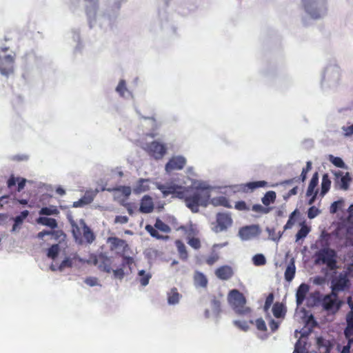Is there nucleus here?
Returning <instances> with one entry per match:
<instances>
[{
	"label": "nucleus",
	"instance_id": "56",
	"mask_svg": "<svg viewBox=\"0 0 353 353\" xmlns=\"http://www.w3.org/2000/svg\"><path fill=\"white\" fill-rule=\"evenodd\" d=\"M319 212L320 211L313 206L309 209L307 216L310 219H314L319 214Z\"/></svg>",
	"mask_w": 353,
	"mask_h": 353
},
{
	"label": "nucleus",
	"instance_id": "22",
	"mask_svg": "<svg viewBox=\"0 0 353 353\" xmlns=\"http://www.w3.org/2000/svg\"><path fill=\"white\" fill-rule=\"evenodd\" d=\"M216 275L222 280H228L233 275V271L229 266H222L216 270Z\"/></svg>",
	"mask_w": 353,
	"mask_h": 353
},
{
	"label": "nucleus",
	"instance_id": "59",
	"mask_svg": "<svg viewBox=\"0 0 353 353\" xmlns=\"http://www.w3.org/2000/svg\"><path fill=\"white\" fill-rule=\"evenodd\" d=\"M235 208L239 210H248L246 203L244 201H239L236 203Z\"/></svg>",
	"mask_w": 353,
	"mask_h": 353
},
{
	"label": "nucleus",
	"instance_id": "31",
	"mask_svg": "<svg viewBox=\"0 0 353 353\" xmlns=\"http://www.w3.org/2000/svg\"><path fill=\"white\" fill-rule=\"evenodd\" d=\"M233 324L241 330L247 332L250 329V324H254V321L252 319L249 321L235 320L233 321Z\"/></svg>",
	"mask_w": 353,
	"mask_h": 353
},
{
	"label": "nucleus",
	"instance_id": "44",
	"mask_svg": "<svg viewBox=\"0 0 353 353\" xmlns=\"http://www.w3.org/2000/svg\"><path fill=\"white\" fill-rule=\"evenodd\" d=\"M145 229L151 236L155 237L157 239H166L168 238V236L159 234V231L151 225H146Z\"/></svg>",
	"mask_w": 353,
	"mask_h": 353
},
{
	"label": "nucleus",
	"instance_id": "57",
	"mask_svg": "<svg viewBox=\"0 0 353 353\" xmlns=\"http://www.w3.org/2000/svg\"><path fill=\"white\" fill-rule=\"evenodd\" d=\"M347 339H348V343L343 347L341 353H350L351 343L353 342V337Z\"/></svg>",
	"mask_w": 353,
	"mask_h": 353
},
{
	"label": "nucleus",
	"instance_id": "15",
	"mask_svg": "<svg viewBox=\"0 0 353 353\" xmlns=\"http://www.w3.org/2000/svg\"><path fill=\"white\" fill-rule=\"evenodd\" d=\"M98 192L97 190L86 191L84 196L72 204L73 208H82L92 202Z\"/></svg>",
	"mask_w": 353,
	"mask_h": 353
},
{
	"label": "nucleus",
	"instance_id": "18",
	"mask_svg": "<svg viewBox=\"0 0 353 353\" xmlns=\"http://www.w3.org/2000/svg\"><path fill=\"white\" fill-rule=\"evenodd\" d=\"M47 236L48 238L46 239L47 241H57L59 239V243L61 241H64V235L60 231H42L38 234V237L40 239H43V236Z\"/></svg>",
	"mask_w": 353,
	"mask_h": 353
},
{
	"label": "nucleus",
	"instance_id": "40",
	"mask_svg": "<svg viewBox=\"0 0 353 353\" xmlns=\"http://www.w3.org/2000/svg\"><path fill=\"white\" fill-rule=\"evenodd\" d=\"M59 252V244H52V246L48 249L47 256L52 259H55L57 257Z\"/></svg>",
	"mask_w": 353,
	"mask_h": 353
},
{
	"label": "nucleus",
	"instance_id": "26",
	"mask_svg": "<svg viewBox=\"0 0 353 353\" xmlns=\"http://www.w3.org/2000/svg\"><path fill=\"white\" fill-rule=\"evenodd\" d=\"M194 283L196 287L206 288L208 285V279L204 274L200 272H196L194 275Z\"/></svg>",
	"mask_w": 353,
	"mask_h": 353
},
{
	"label": "nucleus",
	"instance_id": "16",
	"mask_svg": "<svg viewBox=\"0 0 353 353\" xmlns=\"http://www.w3.org/2000/svg\"><path fill=\"white\" fill-rule=\"evenodd\" d=\"M334 174L336 177V183L337 184V185L341 189L347 190L349 188V183L351 181L349 172H346L345 174L343 175L342 172L339 171L337 172H335Z\"/></svg>",
	"mask_w": 353,
	"mask_h": 353
},
{
	"label": "nucleus",
	"instance_id": "17",
	"mask_svg": "<svg viewBox=\"0 0 353 353\" xmlns=\"http://www.w3.org/2000/svg\"><path fill=\"white\" fill-rule=\"evenodd\" d=\"M309 290L310 286L306 283H301L299 286L296 293V302L297 306H301L303 304Z\"/></svg>",
	"mask_w": 353,
	"mask_h": 353
},
{
	"label": "nucleus",
	"instance_id": "14",
	"mask_svg": "<svg viewBox=\"0 0 353 353\" xmlns=\"http://www.w3.org/2000/svg\"><path fill=\"white\" fill-rule=\"evenodd\" d=\"M186 163V159L182 156L173 157L165 165V170L170 172L176 170H181Z\"/></svg>",
	"mask_w": 353,
	"mask_h": 353
},
{
	"label": "nucleus",
	"instance_id": "35",
	"mask_svg": "<svg viewBox=\"0 0 353 353\" xmlns=\"http://www.w3.org/2000/svg\"><path fill=\"white\" fill-rule=\"evenodd\" d=\"M113 191L115 192V198H117L119 196V194L120 193L124 195L125 197H128L131 194L132 190L129 186H119L117 188H114Z\"/></svg>",
	"mask_w": 353,
	"mask_h": 353
},
{
	"label": "nucleus",
	"instance_id": "34",
	"mask_svg": "<svg viewBox=\"0 0 353 353\" xmlns=\"http://www.w3.org/2000/svg\"><path fill=\"white\" fill-rule=\"evenodd\" d=\"M210 203L214 206H224L230 208V205L228 199L225 196H217L211 199Z\"/></svg>",
	"mask_w": 353,
	"mask_h": 353
},
{
	"label": "nucleus",
	"instance_id": "37",
	"mask_svg": "<svg viewBox=\"0 0 353 353\" xmlns=\"http://www.w3.org/2000/svg\"><path fill=\"white\" fill-rule=\"evenodd\" d=\"M59 213L56 206L51 205L49 207L42 208L39 211V214L42 215H55Z\"/></svg>",
	"mask_w": 353,
	"mask_h": 353
},
{
	"label": "nucleus",
	"instance_id": "60",
	"mask_svg": "<svg viewBox=\"0 0 353 353\" xmlns=\"http://www.w3.org/2000/svg\"><path fill=\"white\" fill-rule=\"evenodd\" d=\"M342 202H343L342 201H338L334 202L330 207V212L332 214L336 213L337 211V209L339 208V205H341L342 203Z\"/></svg>",
	"mask_w": 353,
	"mask_h": 353
},
{
	"label": "nucleus",
	"instance_id": "51",
	"mask_svg": "<svg viewBox=\"0 0 353 353\" xmlns=\"http://www.w3.org/2000/svg\"><path fill=\"white\" fill-rule=\"evenodd\" d=\"M341 130L345 137H350L353 134V124L349 126H343Z\"/></svg>",
	"mask_w": 353,
	"mask_h": 353
},
{
	"label": "nucleus",
	"instance_id": "24",
	"mask_svg": "<svg viewBox=\"0 0 353 353\" xmlns=\"http://www.w3.org/2000/svg\"><path fill=\"white\" fill-rule=\"evenodd\" d=\"M150 181L149 179H139L133 188L134 192L136 194H140L146 192L150 188Z\"/></svg>",
	"mask_w": 353,
	"mask_h": 353
},
{
	"label": "nucleus",
	"instance_id": "7",
	"mask_svg": "<svg viewBox=\"0 0 353 353\" xmlns=\"http://www.w3.org/2000/svg\"><path fill=\"white\" fill-rule=\"evenodd\" d=\"M72 226V232L77 237V233L79 235L83 234L87 243H92L94 240V235L91 230L86 225L83 219L79 220V223L76 224L73 221L71 222Z\"/></svg>",
	"mask_w": 353,
	"mask_h": 353
},
{
	"label": "nucleus",
	"instance_id": "36",
	"mask_svg": "<svg viewBox=\"0 0 353 353\" xmlns=\"http://www.w3.org/2000/svg\"><path fill=\"white\" fill-rule=\"evenodd\" d=\"M254 324L259 332L265 334L264 336L265 338H266L268 336V334H266L268 329L265 321L262 318H259L254 321Z\"/></svg>",
	"mask_w": 353,
	"mask_h": 353
},
{
	"label": "nucleus",
	"instance_id": "55",
	"mask_svg": "<svg viewBox=\"0 0 353 353\" xmlns=\"http://www.w3.org/2000/svg\"><path fill=\"white\" fill-rule=\"evenodd\" d=\"M280 322L271 319L269 322V326L272 332H275L279 327Z\"/></svg>",
	"mask_w": 353,
	"mask_h": 353
},
{
	"label": "nucleus",
	"instance_id": "28",
	"mask_svg": "<svg viewBox=\"0 0 353 353\" xmlns=\"http://www.w3.org/2000/svg\"><path fill=\"white\" fill-rule=\"evenodd\" d=\"M187 237L188 239V243H199L200 239L197 237L198 231L192 225H190L186 230Z\"/></svg>",
	"mask_w": 353,
	"mask_h": 353
},
{
	"label": "nucleus",
	"instance_id": "3",
	"mask_svg": "<svg viewBox=\"0 0 353 353\" xmlns=\"http://www.w3.org/2000/svg\"><path fill=\"white\" fill-rule=\"evenodd\" d=\"M228 300L236 314L242 316H251L252 310L246 305L247 299L239 290L236 289L230 290Z\"/></svg>",
	"mask_w": 353,
	"mask_h": 353
},
{
	"label": "nucleus",
	"instance_id": "54",
	"mask_svg": "<svg viewBox=\"0 0 353 353\" xmlns=\"http://www.w3.org/2000/svg\"><path fill=\"white\" fill-rule=\"evenodd\" d=\"M312 168V163L310 161L307 162L306 168H303L301 174V177L303 181L306 179V174Z\"/></svg>",
	"mask_w": 353,
	"mask_h": 353
},
{
	"label": "nucleus",
	"instance_id": "64",
	"mask_svg": "<svg viewBox=\"0 0 353 353\" xmlns=\"http://www.w3.org/2000/svg\"><path fill=\"white\" fill-rule=\"evenodd\" d=\"M19 180V178H17V179L14 177H11L8 181V187H11L12 185H14L16 183V181Z\"/></svg>",
	"mask_w": 353,
	"mask_h": 353
},
{
	"label": "nucleus",
	"instance_id": "50",
	"mask_svg": "<svg viewBox=\"0 0 353 353\" xmlns=\"http://www.w3.org/2000/svg\"><path fill=\"white\" fill-rule=\"evenodd\" d=\"M308 232H309L308 228L306 226H303L299 230V231L297 232V234L296 235V241H299L301 239H303V237L306 236V235L308 234Z\"/></svg>",
	"mask_w": 353,
	"mask_h": 353
},
{
	"label": "nucleus",
	"instance_id": "46",
	"mask_svg": "<svg viewBox=\"0 0 353 353\" xmlns=\"http://www.w3.org/2000/svg\"><path fill=\"white\" fill-rule=\"evenodd\" d=\"M274 298V296L273 293H270L266 297L265 304L263 305V310L265 312H268L270 310L272 304L273 303Z\"/></svg>",
	"mask_w": 353,
	"mask_h": 353
},
{
	"label": "nucleus",
	"instance_id": "45",
	"mask_svg": "<svg viewBox=\"0 0 353 353\" xmlns=\"http://www.w3.org/2000/svg\"><path fill=\"white\" fill-rule=\"evenodd\" d=\"M154 227L157 230H159L161 232H169L170 230V227L166 225L165 223H164L162 221H161L160 219H157L156 221V223L154 224Z\"/></svg>",
	"mask_w": 353,
	"mask_h": 353
},
{
	"label": "nucleus",
	"instance_id": "8",
	"mask_svg": "<svg viewBox=\"0 0 353 353\" xmlns=\"http://www.w3.org/2000/svg\"><path fill=\"white\" fill-rule=\"evenodd\" d=\"M7 48H2V53H5ZM14 56L0 54V72L2 75L8 77L13 73Z\"/></svg>",
	"mask_w": 353,
	"mask_h": 353
},
{
	"label": "nucleus",
	"instance_id": "47",
	"mask_svg": "<svg viewBox=\"0 0 353 353\" xmlns=\"http://www.w3.org/2000/svg\"><path fill=\"white\" fill-rule=\"evenodd\" d=\"M116 90L123 97H125V93L128 94V92L125 88V83L123 80H121L119 82V85L116 88Z\"/></svg>",
	"mask_w": 353,
	"mask_h": 353
},
{
	"label": "nucleus",
	"instance_id": "25",
	"mask_svg": "<svg viewBox=\"0 0 353 353\" xmlns=\"http://www.w3.org/2000/svg\"><path fill=\"white\" fill-rule=\"evenodd\" d=\"M347 326L344 334L346 338L353 337V311L347 313L346 316Z\"/></svg>",
	"mask_w": 353,
	"mask_h": 353
},
{
	"label": "nucleus",
	"instance_id": "1",
	"mask_svg": "<svg viewBox=\"0 0 353 353\" xmlns=\"http://www.w3.org/2000/svg\"><path fill=\"white\" fill-rule=\"evenodd\" d=\"M191 184L187 187V181L179 183L176 181H170L165 184L156 183V187L165 197L170 194L180 199H183L187 208L192 212H197L199 206H206L210 196L208 191L209 185L203 181L190 179Z\"/></svg>",
	"mask_w": 353,
	"mask_h": 353
},
{
	"label": "nucleus",
	"instance_id": "52",
	"mask_svg": "<svg viewBox=\"0 0 353 353\" xmlns=\"http://www.w3.org/2000/svg\"><path fill=\"white\" fill-rule=\"evenodd\" d=\"M305 344L302 345L301 341L299 339L295 344L294 352L295 353H305Z\"/></svg>",
	"mask_w": 353,
	"mask_h": 353
},
{
	"label": "nucleus",
	"instance_id": "32",
	"mask_svg": "<svg viewBox=\"0 0 353 353\" xmlns=\"http://www.w3.org/2000/svg\"><path fill=\"white\" fill-rule=\"evenodd\" d=\"M37 223L43 225L48 226L53 229L57 227V223L55 219L48 217H39Z\"/></svg>",
	"mask_w": 353,
	"mask_h": 353
},
{
	"label": "nucleus",
	"instance_id": "30",
	"mask_svg": "<svg viewBox=\"0 0 353 353\" xmlns=\"http://www.w3.org/2000/svg\"><path fill=\"white\" fill-rule=\"evenodd\" d=\"M318 182H319L318 173L316 172L312 176V178L311 179L310 182L309 183V185H308V188L307 190V192H306L307 196H309L313 195L315 188L316 187V185L318 184Z\"/></svg>",
	"mask_w": 353,
	"mask_h": 353
},
{
	"label": "nucleus",
	"instance_id": "10",
	"mask_svg": "<svg viewBox=\"0 0 353 353\" xmlns=\"http://www.w3.org/2000/svg\"><path fill=\"white\" fill-rule=\"evenodd\" d=\"M341 70L336 65H331L326 68L323 76L325 81L330 83V85H335L340 80Z\"/></svg>",
	"mask_w": 353,
	"mask_h": 353
},
{
	"label": "nucleus",
	"instance_id": "42",
	"mask_svg": "<svg viewBox=\"0 0 353 353\" xmlns=\"http://www.w3.org/2000/svg\"><path fill=\"white\" fill-rule=\"evenodd\" d=\"M252 262L256 266H262L265 265L266 259L263 254H257L252 257Z\"/></svg>",
	"mask_w": 353,
	"mask_h": 353
},
{
	"label": "nucleus",
	"instance_id": "20",
	"mask_svg": "<svg viewBox=\"0 0 353 353\" xmlns=\"http://www.w3.org/2000/svg\"><path fill=\"white\" fill-rule=\"evenodd\" d=\"M78 256L76 253H72L66 256L58 266L59 271H63L65 268H72L73 264L77 261Z\"/></svg>",
	"mask_w": 353,
	"mask_h": 353
},
{
	"label": "nucleus",
	"instance_id": "49",
	"mask_svg": "<svg viewBox=\"0 0 353 353\" xmlns=\"http://www.w3.org/2000/svg\"><path fill=\"white\" fill-rule=\"evenodd\" d=\"M178 252L181 259L185 260L188 258V255L185 247V244H178Z\"/></svg>",
	"mask_w": 353,
	"mask_h": 353
},
{
	"label": "nucleus",
	"instance_id": "61",
	"mask_svg": "<svg viewBox=\"0 0 353 353\" xmlns=\"http://www.w3.org/2000/svg\"><path fill=\"white\" fill-rule=\"evenodd\" d=\"M128 221V218L126 216H117L115 218V222L124 224Z\"/></svg>",
	"mask_w": 353,
	"mask_h": 353
},
{
	"label": "nucleus",
	"instance_id": "4",
	"mask_svg": "<svg viewBox=\"0 0 353 353\" xmlns=\"http://www.w3.org/2000/svg\"><path fill=\"white\" fill-rule=\"evenodd\" d=\"M305 12L312 19H318L327 14L325 0H301Z\"/></svg>",
	"mask_w": 353,
	"mask_h": 353
},
{
	"label": "nucleus",
	"instance_id": "43",
	"mask_svg": "<svg viewBox=\"0 0 353 353\" xmlns=\"http://www.w3.org/2000/svg\"><path fill=\"white\" fill-rule=\"evenodd\" d=\"M276 199V193L273 191L268 192L262 199V202L265 205H268Z\"/></svg>",
	"mask_w": 353,
	"mask_h": 353
},
{
	"label": "nucleus",
	"instance_id": "9",
	"mask_svg": "<svg viewBox=\"0 0 353 353\" xmlns=\"http://www.w3.org/2000/svg\"><path fill=\"white\" fill-rule=\"evenodd\" d=\"M318 258L325 264L330 270H334L336 268V254L334 250L323 248L319 251Z\"/></svg>",
	"mask_w": 353,
	"mask_h": 353
},
{
	"label": "nucleus",
	"instance_id": "6",
	"mask_svg": "<svg viewBox=\"0 0 353 353\" xmlns=\"http://www.w3.org/2000/svg\"><path fill=\"white\" fill-rule=\"evenodd\" d=\"M321 305L325 310L335 313L340 309L341 301L338 299V294L331 292L323 296Z\"/></svg>",
	"mask_w": 353,
	"mask_h": 353
},
{
	"label": "nucleus",
	"instance_id": "2",
	"mask_svg": "<svg viewBox=\"0 0 353 353\" xmlns=\"http://www.w3.org/2000/svg\"><path fill=\"white\" fill-rule=\"evenodd\" d=\"M110 250H122V253L116 257H108L105 254L101 253L95 256L94 263L101 271L107 273L112 272L114 278L121 280L125 276V266L128 265L130 268L134 263L133 258L128 255L129 244H111Z\"/></svg>",
	"mask_w": 353,
	"mask_h": 353
},
{
	"label": "nucleus",
	"instance_id": "38",
	"mask_svg": "<svg viewBox=\"0 0 353 353\" xmlns=\"http://www.w3.org/2000/svg\"><path fill=\"white\" fill-rule=\"evenodd\" d=\"M139 282L143 286H145L148 284L152 275L150 273H146L145 270H140L139 272Z\"/></svg>",
	"mask_w": 353,
	"mask_h": 353
},
{
	"label": "nucleus",
	"instance_id": "12",
	"mask_svg": "<svg viewBox=\"0 0 353 353\" xmlns=\"http://www.w3.org/2000/svg\"><path fill=\"white\" fill-rule=\"evenodd\" d=\"M147 152L156 159H161L166 152L165 145L157 141H153L145 148Z\"/></svg>",
	"mask_w": 353,
	"mask_h": 353
},
{
	"label": "nucleus",
	"instance_id": "11",
	"mask_svg": "<svg viewBox=\"0 0 353 353\" xmlns=\"http://www.w3.org/2000/svg\"><path fill=\"white\" fill-rule=\"evenodd\" d=\"M260 232L258 225H250L241 228L239 230V236L242 241H249L257 236Z\"/></svg>",
	"mask_w": 353,
	"mask_h": 353
},
{
	"label": "nucleus",
	"instance_id": "29",
	"mask_svg": "<svg viewBox=\"0 0 353 353\" xmlns=\"http://www.w3.org/2000/svg\"><path fill=\"white\" fill-rule=\"evenodd\" d=\"M180 294L176 288H173L168 293V302L170 305H174L179 303L180 299Z\"/></svg>",
	"mask_w": 353,
	"mask_h": 353
},
{
	"label": "nucleus",
	"instance_id": "48",
	"mask_svg": "<svg viewBox=\"0 0 353 353\" xmlns=\"http://www.w3.org/2000/svg\"><path fill=\"white\" fill-rule=\"evenodd\" d=\"M266 182L265 181H256V182H250L247 183L245 186L248 187L250 190H254L256 188L263 187L266 185Z\"/></svg>",
	"mask_w": 353,
	"mask_h": 353
},
{
	"label": "nucleus",
	"instance_id": "62",
	"mask_svg": "<svg viewBox=\"0 0 353 353\" xmlns=\"http://www.w3.org/2000/svg\"><path fill=\"white\" fill-rule=\"evenodd\" d=\"M85 282L90 286H94L97 285V281L96 278L89 277L85 279Z\"/></svg>",
	"mask_w": 353,
	"mask_h": 353
},
{
	"label": "nucleus",
	"instance_id": "58",
	"mask_svg": "<svg viewBox=\"0 0 353 353\" xmlns=\"http://www.w3.org/2000/svg\"><path fill=\"white\" fill-rule=\"evenodd\" d=\"M219 259V256L217 254H211L207 259L206 263L212 265H213L217 260Z\"/></svg>",
	"mask_w": 353,
	"mask_h": 353
},
{
	"label": "nucleus",
	"instance_id": "53",
	"mask_svg": "<svg viewBox=\"0 0 353 353\" xmlns=\"http://www.w3.org/2000/svg\"><path fill=\"white\" fill-rule=\"evenodd\" d=\"M252 210L257 212L267 214L269 212V209L264 208L261 205H254L252 206Z\"/></svg>",
	"mask_w": 353,
	"mask_h": 353
},
{
	"label": "nucleus",
	"instance_id": "63",
	"mask_svg": "<svg viewBox=\"0 0 353 353\" xmlns=\"http://www.w3.org/2000/svg\"><path fill=\"white\" fill-rule=\"evenodd\" d=\"M26 180L25 179H21L18 183V191H21L26 185Z\"/></svg>",
	"mask_w": 353,
	"mask_h": 353
},
{
	"label": "nucleus",
	"instance_id": "27",
	"mask_svg": "<svg viewBox=\"0 0 353 353\" xmlns=\"http://www.w3.org/2000/svg\"><path fill=\"white\" fill-rule=\"evenodd\" d=\"M295 272H296L295 265H294V261H292L288 264V265L287 266L286 270L285 271L284 276H285V281H287L288 282H291L295 276Z\"/></svg>",
	"mask_w": 353,
	"mask_h": 353
},
{
	"label": "nucleus",
	"instance_id": "21",
	"mask_svg": "<svg viewBox=\"0 0 353 353\" xmlns=\"http://www.w3.org/2000/svg\"><path fill=\"white\" fill-rule=\"evenodd\" d=\"M287 312L285 305L280 302H276L272 307V313L276 319H284Z\"/></svg>",
	"mask_w": 353,
	"mask_h": 353
},
{
	"label": "nucleus",
	"instance_id": "19",
	"mask_svg": "<svg viewBox=\"0 0 353 353\" xmlns=\"http://www.w3.org/2000/svg\"><path fill=\"white\" fill-rule=\"evenodd\" d=\"M223 299V294H219V295H213L211 299V306L212 312L216 316H219L221 314V301Z\"/></svg>",
	"mask_w": 353,
	"mask_h": 353
},
{
	"label": "nucleus",
	"instance_id": "5",
	"mask_svg": "<svg viewBox=\"0 0 353 353\" xmlns=\"http://www.w3.org/2000/svg\"><path fill=\"white\" fill-rule=\"evenodd\" d=\"M353 264L348 268V272H343L332 279L331 281L332 292L338 294L339 292L348 291L351 287V281L349 279L348 275L352 270Z\"/></svg>",
	"mask_w": 353,
	"mask_h": 353
},
{
	"label": "nucleus",
	"instance_id": "23",
	"mask_svg": "<svg viewBox=\"0 0 353 353\" xmlns=\"http://www.w3.org/2000/svg\"><path fill=\"white\" fill-rule=\"evenodd\" d=\"M154 205L149 196H144L141 202L140 211L143 213H150L153 210Z\"/></svg>",
	"mask_w": 353,
	"mask_h": 353
},
{
	"label": "nucleus",
	"instance_id": "13",
	"mask_svg": "<svg viewBox=\"0 0 353 353\" xmlns=\"http://www.w3.org/2000/svg\"><path fill=\"white\" fill-rule=\"evenodd\" d=\"M217 225L212 229L214 232H219L226 230L228 227L231 226L232 219L231 216L225 213L218 214L216 219Z\"/></svg>",
	"mask_w": 353,
	"mask_h": 353
},
{
	"label": "nucleus",
	"instance_id": "41",
	"mask_svg": "<svg viewBox=\"0 0 353 353\" xmlns=\"http://www.w3.org/2000/svg\"><path fill=\"white\" fill-rule=\"evenodd\" d=\"M28 214L29 212L28 210H24L20 214V215L15 217L13 230H15L17 228L23 223V220L28 216Z\"/></svg>",
	"mask_w": 353,
	"mask_h": 353
},
{
	"label": "nucleus",
	"instance_id": "33",
	"mask_svg": "<svg viewBox=\"0 0 353 353\" xmlns=\"http://www.w3.org/2000/svg\"><path fill=\"white\" fill-rule=\"evenodd\" d=\"M331 185V181L327 174H324L322 178L321 182V194L324 196L330 190Z\"/></svg>",
	"mask_w": 353,
	"mask_h": 353
},
{
	"label": "nucleus",
	"instance_id": "39",
	"mask_svg": "<svg viewBox=\"0 0 353 353\" xmlns=\"http://www.w3.org/2000/svg\"><path fill=\"white\" fill-rule=\"evenodd\" d=\"M328 160L333 163L336 167L340 168H345V164L340 157H336L333 156L332 154H329L327 157Z\"/></svg>",
	"mask_w": 353,
	"mask_h": 353
}]
</instances>
